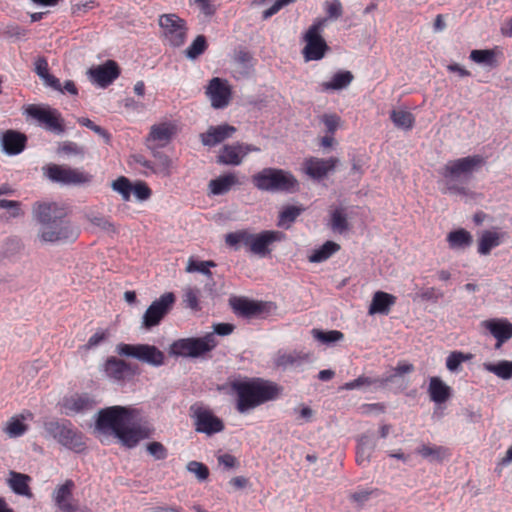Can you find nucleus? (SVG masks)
<instances>
[{
	"label": "nucleus",
	"mask_w": 512,
	"mask_h": 512,
	"mask_svg": "<svg viewBox=\"0 0 512 512\" xmlns=\"http://www.w3.org/2000/svg\"><path fill=\"white\" fill-rule=\"evenodd\" d=\"M138 410L127 406H110L96 414L95 428L104 435L114 436L123 446L134 448L148 438V431L137 423Z\"/></svg>",
	"instance_id": "obj_1"
},
{
	"label": "nucleus",
	"mask_w": 512,
	"mask_h": 512,
	"mask_svg": "<svg viewBox=\"0 0 512 512\" xmlns=\"http://www.w3.org/2000/svg\"><path fill=\"white\" fill-rule=\"evenodd\" d=\"M33 217L40 224L38 238L43 243L73 242L79 230L66 219V211L57 203H36Z\"/></svg>",
	"instance_id": "obj_2"
},
{
	"label": "nucleus",
	"mask_w": 512,
	"mask_h": 512,
	"mask_svg": "<svg viewBox=\"0 0 512 512\" xmlns=\"http://www.w3.org/2000/svg\"><path fill=\"white\" fill-rule=\"evenodd\" d=\"M485 164V157L479 154L447 161L439 172L442 178V192L461 197L469 196L471 192L466 184Z\"/></svg>",
	"instance_id": "obj_3"
},
{
	"label": "nucleus",
	"mask_w": 512,
	"mask_h": 512,
	"mask_svg": "<svg viewBox=\"0 0 512 512\" xmlns=\"http://www.w3.org/2000/svg\"><path fill=\"white\" fill-rule=\"evenodd\" d=\"M231 388L237 396L236 408L241 414L277 399L281 393L277 384L261 378L235 380L231 383Z\"/></svg>",
	"instance_id": "obj_4"
},
{
	"label": "nucleus",
	"mask_w": 512,
	"mask_h": 512,
	"mask_svg": "<svg viewBox=\"0 0 512 512\" xmlns=\"http://www.w3.org/2000/svg\"><path fill=\"white\" fill-rule=\"evenodd\" d=\"M218 342L213 333L202 337L178 339L169 346V354L174 357L200 358L216 348Z\"/></svg>",
	"instance_id": "obj_5"
},
{
	"label": "nucleus",
	"mask_w": 512,
	"mask_h": 512,
	"mask_svg": "<svg viewBox=\"0 0 512 512\" xmlns=\"http://www.w3.org/2000/svg\"><path fill=\"white\" fill-rule=\"evenodd\" d=\"M158 25L164 46L180 48L186 43L189 28L186 20L179 15L175 13L162 14L159 16Z\"/></svg>",
	"instance_id": "obj_6"
},
{
	"label": "nucleus",
	"mask_w": 512,
	"mask_h": 512,
	"mask_svg": "<svg viewBox=\"0 0 512 512\" xmlns=\"http://www.w3.org/2000/svg\"><path fill=\"white\" fill-rule=\"evenodd\" d=\"M45 437L53 439L65 449L80 453L85 450L83 435L70 422L50 421L44 424Z\"/></svg>",
	"instance_id": "obj_7"
},
{
	"label": "nucleus",
	"mask_w": 512,
	"mask_h": 512,
	"mask_svg": "<svg viewBox=\"0 0 512 512\" xmlns=\"http://www.w3.org/2000/svg\"><path fill=\"white\" fill-rule=\"evenodd\" d=\"M254 183L260 190L294 192L298 189L297 179L288 171L266 168L254 176Z\"/></svg>",
	"instance_id": "obj_8"
},
{
	"label": "nucleus",
	"mask_w": 512,
	"mask_h": 512,
	"mask_svg": "<svg viewBox=\"0 0 512 512\" xmlns=\"http://www.w3.org/2000/svg\"><path fill=\"white\" fill-rule=\"evenodd\" d=\"M325 24V18L316 19L304 34L305 46L302 54L306 62L321 60L329 50V46L321 35Z\"/></svg>",
	"instance_id": "obj_9"
},
{
	"label": "nucleus",
	"mask_w": 512,
	"mask_h": 512,
	"mask_svg": "<svg viewBox=\"0 0 512 512\" xmlns=\"http://www.w3.org/2000/svg\"><path fill=\"white\" fill-rule=\"evenodd\" d=\"M116 352L121 356L134 358L153 367L162 366L165 360L164 353L150 344L120 343L116 346Z\"/></svg>",
	"instance_id": "obj_10"
},
{
	"label": "nucleus",
	"mask_w": 512,
	"mask_h": 512,
	"mask_svg": "<svg viewBox=\"0 0 512 512\" xmlns=\"http://www.w3.org/2000/svg\"><path fill=\"white\" fill-rule=\"evenodd\" d=\"M190 413L196 432L213 435L224 430L223 421L208 407L194 404L190 407Z\"/></svg>",
	"instance_id": "obj_11"
},
{
	"label": "nucleus",
	"mask_w": 512,
	"mask_h": 512,
	"mask_svg": "<svg viewBox=\"0 0 512 512\" xmlns=\"http://www.w3.org/2000/svg\"><path fill=\"white\" fill-rule=\"evenodd\" d=\"M44 174L50 181L63 186L81 185L91 180V175L80 169L56 164L45 167Z\"/></svg>",
	"instance_id": "obj_12"
},
{
	"label": "nucleus",
	"mask_w": 512,
	"mask_h": 512,
	"mask_svg": "<svg viewBox=\"0 0 512 512\" xmlns=\"http://www.w3.org/2000/svg\"><path fill=\"white\" fill-rule=\"evenodd\" d=\"M174 302L175 295L172 292H165L155 299L142 316V327L151 329L158 326L165 315L172 309Z\"/></svg>",
	"instance_id": "obj_13"
},
{
	"label": "nucleus",
	"mask_w": 512,
	"mask_h": 512,
	"mask_svg": "<svg viewBox=\"0 0 512 512\" xmlns=\"http://www.w3.org/2000/svg\"><path fill=\"white\" fill-rule=\"evenodd\" d=\"M205 94L215 109L226 108L232 99V88L228 80L213 77L205 88Z\"/></svg>",
	"instance_id": "obj_14"
},
{
	"label": "nucleus",
	"mask_w": 512,
	"mask_h": 512,
	"mask_svg": "<svg viewBox=\"0 0 512 512\" xmlns=\"http://www.w3.org/2000/svg\"><path fill=\"white\" fill-rule=\"evenodd\" d=\"M284 239L285 235L277 230H262L259 233H253L249 253L264 258L271 254L274 243Z\"/></svg>",
	"instance_id": "obj_15"
},
{
	"label": "nucleus",
	"mask_w": 512,
	"mask_h": 512,
	"mask_svg": "<svg viewBox=\"0 0 512 512\" xmlns=\"http://www.w3.org/2000/svg\"><path fill=\"white\" fill-rule=\"evenodd\" d=\"M96 400L88 394L65 397L58 403L59 411L66 416L85 414L95 408Z\"/></svg>",
	"instance_id": "obj_16"
},
{
	"label": "nucleus",
	"mask_w": 512,
	"mask_h": 512,
	"mask_svg": "<svg viewBox=\"0 0 512 512\" xmlns=\"http://www.w3.org/2000/svg\"><path fill=\"white\" fill-rule=\"evenodd\" d=\"M25 112L29 117L45 124L47 128H62L63 126L61 114L49 106L30 104L26 107Z\"/></svg>",
	"instance_id": "obj_17"
},
{
	"label": "nucleus",
	"mask_w": 512,
	"mask_h": 512,
	"mask_svg": "<svg viewBox=\"0 0 512 512\" xmlns=\"http://www.w3.org/2000/svg\"><path fill=\"white\" fill-rule=\"evenodd\" d=\"M88 74L93 83L105 88L119 77L120 69L115 61L108 60L102 65L90 68Z\"/></svg>",
	"instance_id": "obj_18"
},
{
	"label": "nucleus",
	"mask_w": 512,
	"mask_h": 512,
	"mask_svg": "<svg viewBox=\"0 0 512 512\" xmlns=\"http://www.w3.org/2000/svg\"><path fill=\"white\" fill-rule=\"evenodd\" d=\"M102 372L107 379L116 383H122L135 375L130 365L114 357L106 360L102 366Z\"/></svg>",
	"instance_id": "obj_19"
},
{
	"label": "nucleus",
	"mask_w": 512,
	"mask_h": 512,
	"mask_svg": "<svg viewBox=\"0 0 512 512\" xmlns=\"http://www.w3.org/2000/svg\"><path fill=\"white\" fill-rule=\"evenodd\" d=\"M339 160L331 157L329 159H320L311 157L305 160V173L316 180L323 179L333 172L338 165Z\"/></svg>",
	"instance_id": "obj_20"
},
{
	"label": "nucleus",
	"mask_w": 512,
	"mask_h": 512,
	"mask_svg": "<svg viewBox=\"0 0 512 512\" xmlns=\"http://www.w3.org/2000/svg\"><path fill=\"white\" fill-rule=\"evenodd\" d=\"M27 137L16 130H5L0 136V146L8 156L20 154L26 147Z\"/></svg>",
	"instance_id": "obj_21"
},
{
	"label": "nucleus",
	"mask_w": 512,
	"mask_h": 512,
	"mask_svg": "<svg viewBox=\"0 0 512 512\" xmlns=\"http://www.w3.org/2000/svg\"><path fill=\"white\" fill-rule=\"evenodd\" d=\"M482 325L496 339V348L512 338V323L507 319H491L482 322Z\"/></svg>",
	"instance_id": "obj_22"
},
{
	"label": "nucleus",
	"mask_w": 512,
	"mask_h": 512,
	"mask_svg": "<svg viewBox=\"0 0 512 512\" xmlns=\"http://www.w3.org/2000/svg\"><path fill=\"white\" fill-rule=\"evenodd\" d=\"M252 151L249 146L243 147L242 145H227L224 146L220 155L218 156V162L223 165H239L243 158ZM253 151L258 149L253 148Z\"/></svg>",
	"instance_id": "obj_23"
},
{
	"label": "nucleus",
	"mask_w": 512,
	"mask_h": 512,
	"mask_svg": "<svg viewBox=\"0 0 512 512\" xmlns=\"http://www.w3.org/2000/svg\"><path fill=\"white\" fill-rule=\"evenodd\" d=\"M427 391L431 401L437 405L445 403L452 393L451 387L437 376L430 378Z\"/></svg>",
	"instance_id": "obj_24"
},
{
	"label": "nucleus",
	"mask_w": 512,
	"mask_h": 512,
	"mask_svg": "<svg viewBox=\"0 0 512 512\" xmlns=\"http://www.w3.org/2000/svg\"><path fill=\"white\" fill-rule=\"evenodd\" d=\"M33 414L30 411H25L20 414L12 416L4 427V432L10 438H18L24 435L28 429L26 425L27 420H32Z\"/></svg>",
	"instance_id": "obj_25"
},
{
	"label": "nucleus",
	"mask_w": 512,
	"mask_h": 512,
	"mask_svg": "<svg viewBox=\"0 0 512 512\" xmlns=\"http://www.w3.org/2000/svg\"><path fill=\"white\" fill-rule=\"evenodd\" d=\"M73 486L74 483L67 480L64 484L58 486L53 493V500L61 512H75V507L70 502Z\"/></svg>",
	"instance_id": "obj_26"
},
{
	"label": "nucleus",
	"mask_w": 512,
	"mask_h": 512,
	"mask_svg": "<svg viewBox=\"0 0 512 512\" xmlns=\"http://www.w3.org/2000/svg\"><path fill=\"white\" fill-rule=\"evenodd\" d=\"M30 477L26 474L11 471L7 484L14 494L31 499L33 494L29 487Z\"/></svg>",
	"instance_id": "obj_27"
},
{
	"label": "nucleus",
	"mask_w": 512,
	"mask_h": 512,
	"mask_svg": "<svg viewBox=\"0 0 512 512\" xmlns=\"http://www.w3.org/2000/svg\"><path fill=\"white\" fill-rule=\"evenodd\" d=\"M354 75L348 70L336 72L329 81L320 84L321 90L324 92L338 91L347 88L353 81Z\"/></svg>",
	"instance_id": "obj_28"
},
{
	"label": "nucleus",
	"mask_w": 512,
	"mask_h": 512,
	"mask_svg": "<svg viewBox=\"0 0 512 512\" xmlns=\"http://www.w3.org/2000/svg\"><path fill=\"white\" fill-rule=\"evenodd\" d=\"M310 357L306 353L292 351L279 353L275 359V365L283 370L298 367L304 362L309 361Z\"/></svg>",
	"instance_id": "obj_29"
},
{
	"label": "nucleus",
	"mask_w": 512,
	"mask_h": 512,
	"mask_svg": "<svg viewBox=\"0 0 512 512\" xmlns=\"http://www.w3.org/2000/svg\"><path fill=\"white\" fill-rule=\"evenodd\" d=\"M375 445L374 438L368 435H364L359 439L356 450V461L360 466H366L369 463Z\"/></svg>",
	"instance_id": "obj_30"
},
{
	"label": "nucleus",
	"mask_w": 512,
	"mask_h": 512,
	"mask_svg": "<svg viewBox=\"0 0 512 512\" xmlns=\"http://www.w3.org/2000/svg\"><path fill=\"white\" fill-rule=\"evenodd\" d=\"M238 183L235 174L229 173L213 179L209 183V191L212 195H223L231 190Z\"/></svg>",
	"instance_id": "obj_31"
},
{
	"label": "nucleus",
	"mask_w": 512,
	"mask_h": 512,
	"mask_svg": "<svg viewBox=\"0 0 512 512\" xmlns=\"http://www.w3.org/2000/svg\"><path fill=\"white\" fill-rule=\"evenodd\" d=\"M502 236L503 234L496 230L483 231L479 238L478 253L488 255L493 248L500 245Z\"/></svg>",
	"instance_id": "obj_32"
},
{
	"label": "nucleus",
	"mask_w": 512,
	"mask_h": 512,
	"mask_svg": "<svg viewBox=\"0 0 512 512\" xmlns=\"http://www.w3.org/2000/svg\"><path fill=\"white\" fill-rule=\"evenodd\" d=\"M469 59L488 69H495L498 66L493 49H474L470 52Z\"/></svg>",
	"instance_id": "obj_33"
},
{
	"label": "nucleus",
	"mask_w": 512,
	"mask_h": 512,
	"mask_svg": "<svg viewBox=\"0 0 512 512\" xmlns=\"http://www.w3.org/2000/svg\"><path fill=\"white\" fill-rule=\"evenodd\" d=\"M416 453L429 462H442L449 457L448 449L442 446H429L421 444L417 447Z\"/></svg>",
	"instance_id": "obj_34"
},
{
	"label": "nucleus",
	"mask_w": 512,
	"mask_h": 512,
	"mask_svg": "<svg viewBox=\"0 0 512 512\" xmlns=\"http://www.w3.org/2000/svg\"><path fill=\"white\" fill-rule=\"evenodd\" d=\"M172 137V130H151L146 138L147 148L151 151H158L167 146Z\"/></svg>",
	"instance_id": "obj_35"
},
{
	"label": "nucleus",
	"mask_w": 512,
	"mask_h": 512,
	"mask_svg": "<svg viewBox=\"0 0 512 512\" xmlns=\"http://www.w3.org/2000/svg\"><path fill=\"white\" fill-rule=\"evenodd\" d=\"M340 250V245L333 241H326L320 247L312 250L308 256L310 263H321L328 260L333 254Z\"/></svg>",
	"instance_id": "obj_36"
},
{
	"label": "nucleus",
	"mask_w": 512,
	"mask_h": 512,
	"mask_svg": "<svg viewBox=\"0 0 512 512\" xmlns=\"http://www.w3.org/2000/svg\"><path fill=\"white\" fill-rule=\"evenodd\" d=\"M252 236L253 233H251L247 229L230 232L225 236V243L228 246L234 248L235 250L239 249L240 245H243L247 248V251L249 252Z\"/></svg>",
	"instance_id": "obj_37"
},
{
	"label": "nucleus",
	"mask_w": 512,
	"mask_h": 512,
	"mask_svg": "<svg viewBox=\"0 0 512 512\" xmlns=\"http://www.w3.org/2000/svg\"><path fill=\"white\" fill-rule=\"evenodd\" d=\"M447 241L449 243L450 248L455 250H463L471 246L473 242V237L465 229H458L448 234Z\"/></svg>",
	"instance_id": "obj_38"
},
{
	"label": "nucleus",
	"mask_w": 512,
	"mask_h": 512,
	"mask_svg": "<svg viewBox=\"0 0 512 512\" xmlns=\"http://www.w3.org/2000/svg\"><path fill=\"white\" fill-rule=\"evenodd\" d=\"M483 369L503 380L512 378V361L500 360L496 363H484Z\"/></svg>",
	"instance_id": "obj_39"
},
{
	"label": "nucleus",
	"mask_w": 512,
	"mask_h": 512,
	"mask_svg": "<svg viewBox=\"0 0 512 512\" xmlns=\"http://www.w3.org/2000/svg\"><path fill=\"white\" fill-rule=\"evenodd\" d=\"M215 266H216V264L213 261H210V260L199 261V260H196L194 257H190L187 261L185 271L187 273L198 272L208 278H212V273L210 271V268H213Z\"/></svg>",
	"instance_id": "obj_40"
},
{
	"label": "nucleus",
	"mask_w": 512,
	"mask_h": 512,
	"mask_svg": "<svg viewBox=\"0 0 512 512\" xmlns=\"http://www.w3.org/2000/svg\"><path fill=\"white\" fill-rule=\"evenodd\" d=\"M391 120L398 128H412L414 123L413 114L406 108H398L391 111Z\"/></svg>",
	"instance_id": "obj_41"
},
{
	"label": "nucleus",
	"mask_w": 512,
	"mask_h": 512,
	"mask_svg": "<svg viewBox=\"0 0 512 512\" xmlns=\"http://www.w3.org/2000/svg\"><path fill=\"white\" fill-rule=\"evenodd\" d=\"M302 211L303 209L297 206L290 205L284 207L279 214L277 225L285 229L290 228Z\"/></svg>",
	"instance_id": "obj_42"
},
{
	"label": "nucleus",
	"mask_w": 512,
	"mask_h": 512,
	"mask_svg": "<svg viewBox=\"0 0 512 512\" xmlns=\"http://www.w3.org/2000/svg\"><path fill=\"white\" fill-rule=\"evenodd\" d=\"M234 130H208L201 134L203 145L208 147L216 146L232 135Z\"/></svg>",
	"instance_id": "obj_43"
},
{
	"label": "nucleus",
	"mask_w": 512,
	"mask_h": 512,
	"mask_svg": "<svg viewBox=\"0 0 512 512\" xmlns=\"http://www.w3.org/2000/svg\"><path fill=\"white\" fill-rule=\"evenodd\" d=\"M208 48V43L204 35H198L192 43L186 48L185 55L188 59L194 60L202 55Z\"/></svg>",
	"instance_id": "obj_44"
},
{
	"label": "nucleus",
	"mask_w": 512,
	"mask_h": 512,
	"mask_svg": "<svg viewBox=\"0 0 512 512\" xmlns=\"http://www.w3.org/2000/svg\"><path fill=\"white\" fill-rule=\"evenodd\" d=\"M472 358L470 353H462L460 351L451 352L446 358V368L452 373H458L461 370V364Z\"/></svg>",
	"instance_id": "obj_45"
},
{
	"label": "nucleus",
	"mask_w": 512,
	"mask_h": 512,
	"mask_svg": "<svg viewBox=\"0 0 512 512\" xmlns=\"http://www.w3.org/2000/svg\"><path fill=\"white\" fill-rule=\"evenodd\" d=\"M312 335L314 339L327 345L341 341L344 338L343 333L338 330L322 331L320 329H313Z\"/></svg>",
	"instance_id": "obj_46"
},
{
	"label": "nucleus",
	"mask_w": 512,
	"mask_h": 512,
	"mask_svg": "<svg viewBox=\"0 0 512 512\" xmlns=\"http://www.w3.org/2000/svg\"><path fill=\"white\" fill-rule=\"evenodd\" d=\"M154 160V166H155V174L156 175H162L164 177H167L170 175L171 171V160L170 158L160 153L159 151L152 152Z\"/></svg>",
	"instance_id": "obj_47"
},
{
	"label": "nucleus",
	"mask_w": 512,
	"mask_h": 512,
	"mask_svg": "<svg viewBox=\"0 0 512 512\" xmlns=\"http://www.w3.org/2000/svg\"><path fill=\"white\" fill-rule=\"evenodd\" d=\"M131 165H133L136 169L140 171L145 176H150L155 174V166L154 163L145 159L140 154H135L130 157Z\"/></svg>",
	"instance_id": "obj_48"
},
{
	"label": "nucleus",
	"mask_w": 512,
	"mask_h": 512,
	"mask_svg": "<svg viewBox=\"0 0 512 512\" xmlns=\"http://www.w3.org/2000/svg\"><path fill=\"white\" fill-rule=\"evenodd\" d=\"M113 191L117 192L123 201H129L132 192V184L128 178L124 176L118 177L111 184Z\"/></svg>",
	"instance_id": "obj_49"
},
{
	"label": "nucleus",
	"mask_w": 512,
	"mask_h": 512,
	"mask_svg": "<svg viewBox=\"0 0 512 512\" xmlns=\"http://www.w3.org/2000/svg\"><path fill=\"white\" fill-rule=\"evenodd\" d=\"M254 302L246 298H236L232 301V307L234 311L245 317H254Z\"/></svg>",
	"instance_id": "obj_50"
},
{
	"label": "nucleus",
	"mask_w": 512,
	"mask_h": 512,
	"mask_svg": "<svg viewBox=\"0 0 512 512\" xmlns=\"http://www.w3.org/2000/svg\"><path fill=\"white\" fill-rule=\"evenodd\" d=\"M186 470L191 473V474H194L195 477L198 479V481L200 482H204L208 479L209 477V469L208 467L201 463V462H198V461H190L187 463L186 465Z\"/></svg>",
	"instance_id": "obj_51"
},
{
	"label": "nucleus",
	"mask_w": 512,
	"mask_h": 512,
	"mask_svg": "<svg viewBox=\"0 0 512 512\" xmlns=\"http://www.w3.org/2000/svg\"><path fill=\"white\" fill-rule=\"evenodd\" d=\"M380 491L377 489H361L351 495V499L353 502H355L358 506H362L369 500L379 497Z\"/></svg>",
	"instance_id": "obj_52"
},
{
	"label": "nucleus",
	"mask_w": 512,
	"mask_h": 512,
	"mask_svg": "<svg viewBox=\"0 0 512 512\" xmlns=\"http://www.w3.org/2000/svg\"><path fill=\"white\" fill-rule=\"evenodd\" d=\"M0 208L5 209L11 218H19L24 215L21 202L16 200L0 199Z\"/></svg>",
	"instance_id": "obj_53"
},
{
	"label": "nucleus",
	"mask_w": 512,
	"mask_h": 512,
	"mask_svg": "<svg viewBox=\"0 0 512 512\" xmlns=\"http://www.w3.org/2000/svg\"><path fill=\"white\" fill-rule=\"evenodd\" d=\"M133 193L134 197L138 200V201H146L150 198L151 196V190L150 188L148 187V185L142 181H136L135 183L132 184V192L131 194Z\"/></svg>",
	"instance_id": "obj_54"
},
{
	"label": "nucleus",
	"mask_w": 512,
	"mask_h": 512,
	"mask_svg": "<svg viewBox=\"0 0 512 512\" xmlns=\"http://www.w3.org/2000/svg\"><path fill=\"white\" fill-rule=\"evenodd\" d=\"M331 227L333 230L343 232L347 228L346 215L341 209H336L331 215Z\"/></svg>",
	"instance_id": "obj_55"
},
{
	"label": "nucleus",
	"mask_w": 512,
	"mask_h": 512,
	"mask_svg": "<svg viewBox=\"0 0 512 512\" xmlns=\"http://www.w3.org/2000/svg\"><path fill=\"white\" fill-rule=\"evenodd\" d=\"M199 294L200 291L198 289L187 288L184 291V303L187 307L192 310L199 309Z\"/></svg>",
	"instance_id": "obj_56"
},
{
	"label": "nucleus",
	"mask_w": 512,
	"mask_h": 512,
	"mask_svg": "<svg viewBox=\"0 0 512 512\" xmlns=\"http://www.w3.org/2000/svg\"><path fill=\"white\" fill-rule=\"evenodd\" d=\"M147 452L156 460H164L167 455V449L160 442H151L146 447Z\"/></svg>",
	"instance_id": "obj_57"
},
{
	"label": "nucleus",
	"mask_w": 512,
	"mask_h": 512,
	"mask_svg": "<svg viewBox=\"0 0 512 512\" xmlns=\"http://www.w3.org/2000/svg\"><path fill=\"white\" fill-rule=\"evenodd\" d=\"M324 9L329 18L337 19L343 13V7L340 0H331L326 1L324 4Z\"/></svg>",
	"instance_id": "obj_58"
},
{
	"label": "nucleus",
	"mask_w": 512,
	"mask_h": 512,
	"mask_svg": "<svg viewBox=\"0 0 512 512\" xmlns=\"http://www.w3.org/2000/svg\"><path fill=\"white\" fill-rule=\"evenodd\" d=\"M89 221L94 227H97L100 230L106 232H115L114 225L106 217L99 215L89 216Z\"/></svg>",
	"instance_id": "obj_59"
},
{
	"label": "nucleus",
	"mask_w": 512,
	"mask_h": 512,
	"mask_svg": "<svg viewBox=\"0 0 512 512\" xmlns=\"http://www.w3.org/2000/svg\"><path fill=\"white\" fill-rule=\"evenodd\" d=\"M413 370V365L410 363H401L398 366L391 368L389 372L386 371V381L392 380L396 377H401L405 374L410 373Z\"/></svg>",
	"instance_id": "obj_60"
},
{
	"label": "nucleus",
	"mask_w": 512,
	"mask_h": 512,
	"mask_svg": "<svg viewBox=\"0 0 512 512\" xmlns=\"http://www.w3.org/2000/svg\"><path fill=\"white\" fill-rule=\"evenodd\" d=\"M368 312L370 315L384 312V291H377L375 293Z\"/></svg>",
	"instance_id": "obj_61"
},
{
	"label": "nucleus",
	"mask_w": 512,
	"mask_h": 512,
	"mask_svg": "<svg viewBox=\"0 0 512 512\" xmlns=\"http://www.w3.org/2000/svg\"><path fill=\"white\" fill-rule=\"evenodd\" d=\"M294 413L297 414L296 420L298 421V424L308 423L313 417V410L306 405H301L299 408H295Z\"/></svg>",
	"instance_id": "obj_62"
},
{
	"label": "nucleus",
	"mask_w": 512,
	"mask_h": 512,
	"mask_svg": "<svg viewBox=\"0 0 512 512\" xmlns=\"http://www.w3.org/2000/svg\"><path fill=\"white\" fill-rule=\"evenodd\" d=\"M365 383L363 385V392L373 393L383 386V381L380 378L372 376H364Z\"/></svg>",
	"instance_id": "obj_63"
},
{
	"label": "nucleus",
	"mask_w": 512,
	"mask_h": 512,
	"mask_svg": "<svg viewBox=\"0 0 512 512\" xmlns=\"http://www.w3.org/2000/svg\"><path fill=\"white\" fill-rule=\"evenodd\" d=\"M254 317L264 316L271 313L276 309V306L272 302L255 301L254 302Z\"/></svg>",
	"instance_id": "obj_64"
}]
</instances>
